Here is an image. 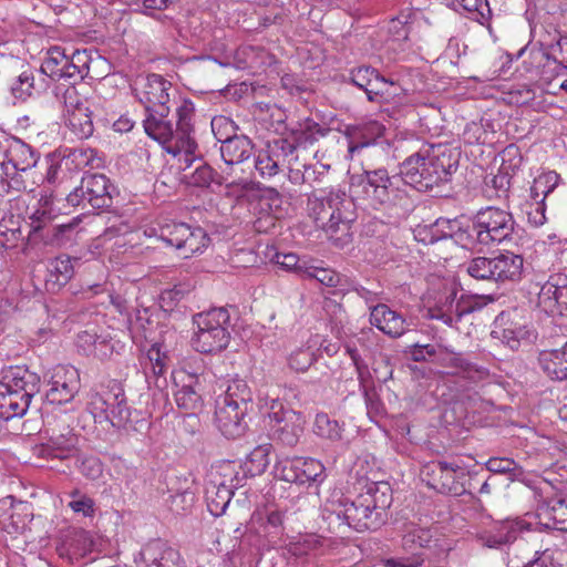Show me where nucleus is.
Wrapping results in <instances>:
<instances>
[{"mask_svg": "<svg viewBox=\"0 0 567 567\" xmlns=\"http://www.w3.org/2000/svg\"><path fill=\"white\" fill-rule=\"evenodd\" d=\"M392 502V488L388 482H371L353 499L342 496L328 499L323 518L333 533H343L346 528L359 533L374 532L386 523Z\"/></svg>", "mask_w": 567, "mask_h": 567, "instance_id": "obj_1", "label": "nucleus"}, {"mask_svg": "<svg viewBox=\"0 0 567 567\" xmlns=\"http://www.w3.org/2000/svg\"><path fill=\"white\" fill-rule=\"evenodd\" d=\"M437 229L442 228V237H455L463 246L481 244L489 246L491 244H504L511 246L520 238L519 228L516 227L513 215L498 207L488 206L476 213L473 224L465 230H462L457 220L437 219L435 225ZM441 236L431 235L429 243L433 244Z\"/></svg>", "mask_w": 567, "mask_h": 567, "instance_id": "obj_2", "label": "nucleus"}, {"mask_svg": "<svg viewBox=\"0 0 567 567\" xmlns=\"http://www.w3.org/2000/svg\"><path fill=\"white\" fill-rule=\"evenodd\" d=\"M460 152L451 148H437L433 155L417 152L403 161L400 166L401 174L409 190L426 192L441 183L449 182L457 171Z\"/></svg>", "mask_w": 567, "mask_h": 567, "instance_id": "obj_3", "label": "nucleus"}, {"mask_svg": "<svg viewBox=\"0 0 567 567\" xmlns=\"http://www.w3.org/2000/svg\"><path fill=\"white\" fill-rule=\"evenodd\" d=\"M194 104L190 101H183L176 110L177 121L168 118L169 106H158L146 111L147 115L143 122L145 133L157 141L166 148L167 145L177 141L181 148L190 151L194 147L193 116Z\"/></svg>", "mask_w": 567, "mask_h": 567, "instance_id": "obj_4", "label": "nucleus"}, {"mask_svg": "<svg viewBox=\"0 0 567 567\" xmlns=\"http://www.w3.org/2000/svg\"><path fill=\"white\" fill-rule=\"evenodd\" d=\"M357 179L355 187L373 208H405L410 205V190L401 172L390 175L383 167L367 168Z\"/></svg>", "mask_w": 567, "mask_h": 567, "instance_id": "obj_5", "label": "nucleus"}, {"mask_svg": "<svg viewBox=\"0 0 567 567\" xmlns=\"http://www.w3.org/2000/svg\"><path fill=\"white\" fill-rule=\"evenodd\" d=\"M41 378L24 367H10L0 378V417L23 416L34 395L40 392Z\"/></svg>", "mask_w": 567, "mask_h": 567, "instance_id": "obj_6", "label": "nucleus"}, {"mask_svg": "<svg viewBox=\"0 0 567 567\" xmlns=\"http://www.w3.org/2000/svg\"><path fill=\"white\" fill-rule=\"evenodd\" d=\"M308 209L316 225L330 234L349 230L357 219L353 199L341 189L313 192L308 198Z\"/></svg>", "mask_w": 567, "mask_h": 567, "instance_id": "obj_7", "label": "nucleus"}, {"mask_svg": "<svg viewBox=\"0 0 567 567\" xmlns=\"http://www.w3.org/2000/svg\"><path fill=\"white\" fill-rule=\"evenodd\" d=\"M112 184L110 179L103 174H86L82 177L79 187L70 192L65 197L64 193L52 192L50 195H43L40 199L44 208L50 210L56 206L58 210L69 207L86 205L94 209L110 208L113 204V196L111 193Z\"/></svg>", "mask_w": 567, "mask_h": 567, "instance_id": "obj_8", "label": "nucleus"}, {"mask_svg": "<svg viewBox=\"0 0 567 567\" xmlns=\"http://www.w3.org/2000/svg\"><path fill=\"white\" fill-rule=\"evenodd\" d=\"M197 330L193 347L200 353L218 352L227 348L230 340V316L226 308H214L194 316Z\"/></svg>", "mask_w": 567, "mask_h": 567, "instance_id": "obj_9", "label": "nucleus"}, {"mask_svg": "<svg viewBox=\"0 0 567 567\" xmlns=\"http://www.w3.org/2000/svg\"><path fill=\"white\" fill-rule=\"evenodd\" d=\"M269 427L275 441L285 446H296L303 433L305 416L292 409H287L279 401L272 400L269 411Z\"/></svg>", "mask_w": 567, "mask_h": 567, "instance_id": "obj_10", "label": "nucleus"}, {"mask_svg": "<svg viewBox=\"0 0 567 567\" xmlns=\"http://www.w3.org/2000/svg\"><path fill=\"white\" fill-rule=\"evenodd\" d=\"M48 382L45 401L53 405L70 403L79 393L81 380L79 370L71 364H56L44 374Z\"/></svg>", "mask_w": 567, "mask_h": 567, "instance_id": "obj_11", "label": "nucleus"}, {"mask_svg": "<svg viewBox=\"0 0 567 567\" xmlns=\"http://www.w3.org/2000/svg\"><path fill=\"white\" fill-rule=\"evenodd\" d=\"M422 475L426 478L427 485L442 494L463 495L466 494L464 470L456 463L446 461H433L424 465Z\"/></svg>", "mask_w": 567, "mask_h": 567, "instance_id": "obj_12", "label": "nucleus"}, {"mask_svg": "<svg viewBox=\"0 0 567 567\" xmlns=\"http://www.w3.org/2000/svg\"><path fill=\"white\" fill-rule=\"evenodd\" d=\"M221 128L236 131L235 123L225 116L212 120V130L218 142L221 143L220 154L227 165L240 164L248 159L252 153V143L246 135L221 134Z\"/></svg>", "mask_w": 567, "mask_h": 567, "instance_id": "obj_13", "label": "nucleus"}, {"mask_svg": "<svg viewBox=\"0 0 567 567\" xmlns=\"http://www.w3.org/2000/svg\"><path fill=\"white\" fill-rule=\"evenodd\" d=\"M44 434V441L33 447L38 457L65 460L76 454L79 439L70 425L58 423L48 426Z\"/></svg>", "mask_w": 567, "mask_h": 567, "instance_id": "obj_14", "label": "nucleus"}, {"mask_svg": "<svg viewBox=\"0 0 567 567\" xmlns=\"http://www.w3.org/2000/svg\"><path fill=\"white\" fill-rule=\"evenodd\" d=\"M491 336L511 350H517L523 341H530L534 332L529 321L517 310L502 311L495 319Z\"/></svg>", "mask_w": 567, "mask_h": 567, "instance_id": "obj_15", "label": "nucleus"}, {"mask_svg": "<svg viewBox=\"0 0 567 567\" xmlns=\"http://www.w3.org/2000/svg\"><path fill=\"white\" fill-rule=\"evenodd\" d=\"M276 471L281 480L303 485L318 481L324 467L315 458L286 457L277 463Z\"/></svg>", "mask_w": 567, "mask_h": 567, "instance_id": "obj_16", "label": "nucleus"}, {"mask_svg": "<svg viewBox=\"0 0 567 567\" xmlns=\"http://www.w3.org/2000/svg\"><path fill=\"white\" fill-rule=\"evenodd\" d=\"M64 118L66 125L80 140L87 138L93 133V122L89 106L81 101L74 87H69L63 94Z\"/></svg>", "mask_w": 567, "mask_h": 567, "instance_id": "obj_17", "label": "nucleus"}, {"mask_svg": "<svg viewBox=\"0 0 567 567\" xmlns=\"http://www.w3.org/2000/svg\"><path fill=\"white\" fill-rule=\"evenodd\" d=\"M538 306L550 316H564L567 312V276L554 274L538 292Z\"/></svg>", "mask_w": 567, "mask_h": 567, "instance_id": "obj_18", "label": "nucleus"}, {"mask_svg": "<svg viewBox=\"0 0 567 567\" xmlns=\"http://www.w3.org/2000/svg\"><path fill=\"white\" fill-rule=\"evenodd\" d=\"M135 95L144 105L145 111L158 106H168L172 83L162 75L150 74L146 78L135 82Z\"/></svg>", "mask_w": 567, "mask_h": 567, "instance_id": "obj_19", "label": "nucleus"}, {"mask_svg": "<svg viewBox=\"0 0 567 567\" xmlns=\"http://www.w3.org/2000/svg\"><path fill=\"white\" fill-rule=\"evenodd\" d=\"M141 567H185L179 553L162 539L148 542L138 553Z\"/></svg>", "mask_w": 567, "mask_h": 567, "instance_id": "obj_20", "label": "nucleus"}, {"mask_svg": "<svg viewBox=\"0 0 567 567\" xmlns=\"http://www.w3.org/2000/svg\"><path fill=\"white\" fill-rule=\"evenodd\" d=\"M250 410L236 404L229 405L218 402L215 421L221 434L227 439L243 436L248 429L246 416Z\"/></svg>", "mask_w": 567, "mask_h": 567, "instance_id": "obj_21", "label": "nucleus"}, {"mask_svg": "<svg viewBox=\"0 0 567 567\" xmlns=\"http://www.w3.org/2000/svg\"><path fill=\"white\" fill-rule=\"evenodd\" d=\"M474 310L470 301L456 300V291L451 289L442 295L433 307L427 309L431 319H437L452 327L461 318Z\"/></svg>", "mask_w": 567, "mask_h": 567, "instance_id": "obj_22", "label": "nucleus"}, {"mask_svg": "<svg viewBox=\"0 0 567 567\" xmlns=\"http://www.w3.org/2000/svg\"><path fill=\"white\" fill-rule=\"evenodd\" d=\"M430 542V534L422 528L411 527L406 529L402 538V546L411 551V556L389 558L385 563L389 567H419L422 565L423 548Z\"/></svg>", "mask_w": 567, "mask_h": 567, "instance_id": "obj_23", "label": "nucleus"}, {"mask_svg": "<svg viewBox=\"0 0 567 567\" xmlns=\"http://www.w3.org/2000/svg\"><path fill=\"white\" fill-rule=\"evenodd\" d=\"M536 517L547 529L567 532V497L542 501L537 506Z\"/></svg>", "mask_w": 567, "mask_h": 567, "instance_id": "obj_24", "label": "nucleus"}, {"mask_svg": "<svg viewBox=\"0 0 567 567\" xmlns=\"http://www.w3.org/2000/svg\"><path fill=\"white\" fill-rule=\"evenodd\" d=\"M384 126L378 121H369L358 125H350L346 128V135L349 140L348 151L352 155L374 142L383 135Z\"/></svg>", "mask_w": 567, "mask_h": 567, "instance_id": "obj_25", "label": "nucleus"}, {"mask_svg": "<svg viewBox=\"0 0 567 567\" xmlns=\"http://www.w3.org/2000/svg\"><path fill=\"white\" fill-rule=\"evenodd\" d=\"M370 322L393 338L402 336L406 329L404 318L384 303H379L371 309Z\"/></svg>", "mask_w": 567, "mask_h": 567, "instance_id": "obj_26", "label": "nucleus"}, {"mask_svg": "<svg viewBox=\"0 0 567 567\" xmlns=\"http://www.w3.org/2000/svg\"><path fill=\"white\" fill-rule=\"evenodd\" d=\"M3 152L8 159L9 171H11L13 177L21 178L20 173L34 167L38 162V155L33 148L20 140L14 141Z\"/></svg>", "mask_w": 567, "mask_h": 567, "instance_id": "obj_27", "label": "nucleus"}, {"mask_svg": "<svg viewBox=\"0 0 567 567\" xmlns=\"http://www.w3.org/2000/svg\"><path fill=\"white\" fill-rule=\"evenodd\" d=\"M538 363L542 371L551 381H566L567 342L560 349L542 351L538 355Z\"/></svg>", "mask_w": 567, "mask_h": 567, "instance_id": "obj_28", "label": "nucleus"}, {"mask_svg": "<svg viewBox=\"0 0 567 567\" xmlns=\"http://www.w3.org/2000/svg\"><path fill=\"white\" fill-rule=\"evenodd\" d=\"M492 258L495 282L517 281L520 279L524 259L519 254L506 250Z\"/></svg>", "mask_w": 567, "mask_h": 567, "instance_id": "obj_29", "label": "nucleus"}, {"mask_svg": "<svg viewBox=\"0 0 567 567\" xmlns=\"http://www.w3.org/2000/svg\"><path fill=\"white\" fill-rule=\"evenodd\" d=\"M74 275V268L70 257H59L50 262L45 277V290L56 292L65 286Z\"/></svg>", "mask_w": 567, "mask_h": 567, "instance_id": "obj_30", "label": "nucleus"}, {"mask_svg": "<svg viewBox=\"0 0 567 567\" xmlns=\"http://www.w3.org/2000/svg\"><path fill=\"white\" fill-rule=\"evenodd\" d=\"M383 75L370 65H360L350 71V81L357 87L363 90L367 94L368 101L372 102L373 93L377 92L382 83Z\"/></svg>", "mask_w": 567, "mask_h": 567, "instance_id": "obj_31", "label": "nucleus"}, {"mask_svg": "<svg viewBox=\"0 0 567 567\" xmlns=\"http://www.w3.org/2000/svg\"><path fill=\"white\" fill-rule=\"evenodd\" d=\"M111 414L110 423L115 427H125L131 421V409L127 405L124 390L120 384H114L110 389Z\"/></svg>", "mask_w": 567, "mask_h": 567, "instance_id": "obj_32", "label": "nucleus"}, {"mask_svg": "<svg viewBox=\"0 0 567 567\" xmlns=\"http://www.w3.org/2000/svg\"><path fill=\"white\" fill-rule=\"evenodd\" d=\"M188 381L184 382L182 388L175 393L177 406L186 412H195L202 404V396L197 391L199 385V374H189Z\"/></svg>", "mask_w": 567, "mask_h": 567, "instance_id": "obj_33", "label": "nucleus"}, {"mask_svg": "<svg viewBox=\"0 0 567 567\" xmlns=\"http://www.w3.org/2000/svg\"><path fill=\"white\" fill-rule=\"evenodd\" d=\"M233 489L224 483L209 484L206 488V502L212 515L221 516L230 503Z\"/></svg>", "mask_w": 567, "mask_h": 567, "instance_id": "obj_34", "label": "nucleus"}, {"mask_svg": "<svg viewBox=\"0 0 567 567\" xmlns=\"http://www.w3.org/2000/svg\"><path fill=\"white\" fill-rule=\"evenodd\" d=\"M220 403L252 409V393L247 382L243 379L231 380Z\"/></svg>", "mask_w": 567, "mask_h": 567, "instance_id": "obj_35", "label": "nucleus"}, {"mask_svg": "<svg viewBox=\"0 0 567 567\" xmlns=\"http://www.w3.org/2000/svg\"><path fill=\"white\" fill-rule=\"evenodd\" d=\"M529 529V524L523 519L506 520L496 535H489L486 538L488 547H497L503 544L514 542L518 535Z\"/></svg>", "mask_w": 567, "mask_h": 567, "instance_id": "obj_36", "label": "nucleus"}, {"mask_svg": "<svg viewBox=\"0 0 567 567\" xmlns=\"http://www.w3.org/2000/svg\"><path fill=\"white\" fill-rule=\"evenodd\" d=\"M198 162L195 169L189 175H185L190 185L207 188L212 184L220 186L226 182L223 174L217 173L210 165L200 159Z\"/></svg>", "mask_w": 567, "mask_h": 567, "instance_id": "obj_37", "label": "nucleus"}, {"mask_svg": "<svg viewBox=\"0 0 567 567\" xmlns=\"http://www.w3.org/2000/svg\"><path fill=\"white\" fill-rule=\"evenodd\" d=\"M449 365L455 368L458 374L477 382L488 378L489 372L486 368L468 361L461 353H454L449 359Z\"/></svg>", "mask_w": 567, "mask_h": 567, "instance_id": "obj_38", "label": "nucleus"}, {"mask_svg": "<svg viewBox=\"0 0 567 567\" xmlns=\"http://www.w3.org/2000/svg\"><path fill=\"white\" fill-rule=\"evenodd\" d=\"M68 63V55L65 54L64 49L61 47H52L47 52V58L42 62L41 72L48 75L53 81L61 80L63 78V73H61L62 68Z\"/></svg>", "mask_w": 567, "mask_h": 567, "instance_id": "obj_39", "label": "nucleus"}, {"mask_svg": "<svg viewBox=\"0 0 567 567\" xmlns=\"http://www.w3.org/2000/svg\"><path fill=\"white\" fill-rule=\"evenodd\" d=\"M188 228L189 225L185 223H165L159 225L157 230L158 233L156 235L166 245L181 250Z\"/></svg>", "mask_w": 567, "mask_h": 567, "instance_id": "obj_40", "label": "nucleus"}, {"mask_svg": "<svg viewBox=\"0 0 567 567\" xmlns=\"http://www.w3.org/2000/svg\"><path fill=\"white\" fill-rule=\"evenodd\" d=\"M329 132V128L320 126L313 120L307 118L303 123L299 124V127L292 131V137L297 144L303 146L317 142L320 137H323Z\"/></svg>", "mask_w": 567, "mask_h": 567, "instance_id": "obj_41", "label": "nucleus"}, {"mask_svg": "<svg viewBox=\"0 0 567 567\" xmlns=\"http://www.w3.org/2000/svg\"><path fill=\"white\" fill-rule=\"evenodd\" d=\"M262 202H267L268 209L272 215L268 216L265 220L262 218H258L255 221V228L258 231L267 230L269 227H275L276 218L281 214V204L282 199L278 190L275 188H269L266 192V196L262 198Z\"/></svg>", "mask_w": 567, "mask_h": 567, "instance_id": "obj_42", "label": "nucleus"}, {"mask_svg": "<svg viewBox=\"0 0 567 567\" xmlns=\"http://www.w3.org/2000/svg\"><path fill=\"white\" fill-rule=\"evenodd\" d=\"M209 238L206 231L200 227L192 228L189 226L187 235L184 238L181 252L184 258L190 257L193 254L199 252L207 246Z\"/></svg>", "mask_w": 567, "mask_h": 567, "instance_id": "obj_43", "label": "nucleus"}, {"mask_svg": "<svg viewBox=\"0 0 567 567\" xmlns=\"http://www.w3.org/2000/svg\"><path fill=\"white\" fill-rule=\"evenodd\" d=\"M110 390L104 393H92L87 402V410L93 415L95 422H110L111 414Z\"/></svg>", "mask_w": 567, "mask_h": 567, "instance_id": "obj_44", "label": "nucleus"}, {"mask_svg": "<svg viewBox=\"0 0 567 567\" xmlns=\"http://www.w3.org/2000/svg\"><path fill=\"white\" fill-rule=\"evenodd\" d=\"M10 189H14L17 192L29 190L22 178L12 176L11 171H9L6 154L0 150V194H8Z\"/></svg>", "mask_w": 567, "mask_h": 567, "instance_id": "obj_45", "label": "nucleus"}, {"mask_svg": "<svg viewBox=\"0 0 567 567\" xmlns=\"http://www.w3.org/2000/svg\"><path fill=\"white\" fill-rule=\"evenodd\" d=\"M384 85L379 86L377 92L373 93V103H400L402 97L405 95V90L396 82L382 78Z\"/></svg>", "mask_w": 567, "mask_h": 567, "instance_id": "obj_46", "label": "nucleus"}, {"mask_svg": "<svg viewBox=\"0 0 567 567\" xmlns=\"http://www.w3.org/2000/svg\"><path fill=\"white\" fill-rule=\"evenodd\" d=\"M313 432L330 441H339L342 436V429L338 421L332 420L326 413H319L316 416Z\"/></svg>", "mask_w": 567, "mask_h": 567, "instance_id": "obj_47", "label": "nucleus"}, {"mask_svg": "<svg viewBox=\"0 0 567 567\" xmlns=\"http://www.w3.org/2000/svg\"><path fill=\"white\" fill-rule=\"evenodd\" d=\"M280 165L281 161L269 145L266 150L259 151L255 159V167L262 177H272L278 174Z\"/></svg>", "mask_w": 567, "mask_h": 567, "instance_id": "obj_48", "label": "nucleus"}, {"mask_svg": "<svg viewBox=\"0 0 567 567\" xmlns=\"http://www.w3.org/2000/svg\"><path fill=\"white\" fill-rule=\"evenodd\" d=\"M132 332L138 333L145 340L154 339V330L157 322L153 319L147 308L136 311L135 318L130 320Z\"/></svg>", "mask_w": 567, "mask_h": 567, "instance_id": "obj_49", "label": "nucleus"}, {"mask_svg": "<svg viewBox=\"0 0 567 567\" xmlns=\"http://www.w3.org/2000/svg\"><path fill=\"white\" fill-rule=\"evenodd\" d=\"M466 271L474 279L495 282L494 264L492 257L473 258L467 264Z\"/></svg>", "mask_w": 567, "mask_h": 567, "instance_id": "obj_50", "label": "nucleus"}, {"mask_svg": "<svg viewBox=\"0 0 567 567\" xmlns=\"http://www.w3.org/2000/svg\"><path fill=\"white\" fill-rule=\"evenodd\" d=\"M462 8L470 14V18L482 25L486 24L492 17L487 0H457Z\"/></svg>", "mask_w": 567, "mask_h": 567, "instance_id": "obj_51", "label": "nucleus"}, {"mask_svg": "<svg viewBox=\"0 0 567 567\" xmlns=\"http://www.w3.org/2000/svg\"><path fill=\"white\" fill-rule=\"evenodd\" d=\"M485 467L492 473L509 474L513 477H517L523 474L522 467L513 458L508 457H491L485 463Z\"/></svg>", "mask_w": 567, "mask_h": 567, "instance_id": "obj_52", "label": "nucleus"}, {"mask_svg": "<svg viewBox=\"0 0 567 567\" xmlns=\"http://www.w3.org/2000/svg\"><path fill=\"white\" fill-rule=\"evenodd\" d=\"M303 274L307 278L316 279L326 287H337L340 282L339 274L328 268L308 267Z\"/></svg>", "mask_w": 567, "mask_h": 567, "instance_id": "obj_53", "label": "nucleus"}, {"mask_svg": "<svg viewBox=\"0 0 567 567\" xmlns=\"http://www.w3.org/2000/svg\"><path fill=\"white\" fill-rule=\"evenodd\" d=\"M315 360V352L310 348H300L290 354L289 367L297 372H305Z\"/></svg>", "mask_w": 567, "mask_h": 567, "instance_id": "obj_54", "label": "nucleus"}, {"mask_svg": "<svg viewBox=\"0 0 567 567\" xmlns=\"http://www.w3.org/2000/svg\"><path fill=\"white\" fill-rule=\"evenodd\" d=\"M33 74L31 72H22L11 85V93L16 99L25 100L31 96L33 90Z\"/></svg>", "mask_w": 567, "mask_h": 567, "instance_id": "obj_55", "label": "nucleus"}, {"mask_svg": "<svg viewBox=\"0 0 567 567\" xmlns=\"http://www.w3.org/2000/svg\"><path fill=\"white\" fill-rule=\"evenodd\" d=\"M269 446L259 445L248 455L247 464L250 463V471L262 473L269 465Z\"/></svg>", "mask_w": 567, "mask_h": 567, "instance_id": "obj_56", "label": "nucleus"}, {"mask_svg": "<svg viewBox=\"0 0 567 567\" xmlns=\"http://www.w3.org/2000/svg\"><path fill=\"white\" fill-rule=\"evenodd\" d=\"M195 502V494L189 489H184L171 495L169 508L172 512L181 514L187 512Z\"/></svg>", "mask_w": 567, "mask_h": 567, "instance_id": "obj_57", "label": "nucleus"}, {"mask_svg": "<svg viewBox=\"0 0 567 567\" xmlns=\"http://www.w3.org/2000/svg\"><path fill=\"white\" fill-rule=\"evenodd\" d=\"M559 176L554 172H548L545 174L539 175L534 179L535 183V189L539 190L542 194H544L546 197L549 193H551L557 183H558Z\"/></svg>", "mask_w": 567, "mask_h": 567, "instance_id": "obj_58", "label": "nucleus"}, {"mask_svg": "<svg viewBox=\"0 0 567 567\" xmlns=\"http://www.w3.org/2000/svg\"><path fill=\"white\" fill-rule=\"evenodd\" d=\"M561 48H563L561 39H558L555 44L549 45V51L538 53V55H542L543 58L547 59V63L544 65V68L550 66V64H554V70L567 69V59L566 60L558 59V56L556 55V51L558 49L561 50Z\"/></svg>", "mask_w": 567, "mask_h": 567, "instance_id": "obj_59", "label": "nucleus"}, {"mask_svg": "<svg viewBox=\"0 0 567 567\" xmlns=\"http://www.w3.org/2000/svg\"><path fill=\"white\" fill-rule=\"evenodd\" d=\"M78 346L83 348L84 351H96L97 347H107L105 340H100L95 333L82 331L78 334Z\"/></svg>", "mask_w": 567, "mask_h": 567, "instance_id": "obj_60", "label": "nucleus"}, {"mask_svg": "<svg viewBox=\"0 0 567 567\" xmlns=\"http://www.w3.org/2000/svg\"><path fill=\"white\" fill-rule=\"evenodd\" d=\"M464 137L470 144H484L486 142V131L481 123L472 122L467 124Z\"/></svg>", "mask_w": 567, "mask_h": 567, "instance_id": "obj_61", "label": "nucleus"}, {"mask_svg": "<svg viewBox=\"0 0 567 567\" xmlns=\"http://www.w3.org/2000/svg\"><path fill=\"white\" fill-rule=\"evenodd\" d=\"M300 146L297 142L289 141L288 138H279L274 141L272 144H269V147L274 151L275 154L279 157V159L286 158L293 154L297 147Z\"/></svg>", "mask_w": 567, "mask_h": 567, "instance_id": "obj_62", "label": "nucleus"}, {"mask_svg": "<svg viewBox=\"0 0 567 567\" xmlns=\"http://www.w3.org/2000/svg\"><path fill=\"white\" fill-rule=\"evenodd\" d=\"M347 352L355 367L359 381L364 382L365 378L369 375L368 364L361 358L359 351L355 348L348 347Z\"/></svg>", "mask_w": 567, "mask_h": 567, "instance_id": "obj_63", "label": "nucleus"}, {"mask_svg": "<svg viewBox=\"0 0 567 567\" xmlns=\"http://www.w3.org/2000/svg\"><path fill=\"white\" fill-rule=\"evenodd\" d=\"M81 473L91 480H95L102 474V464L97 458H85L81 466Z\"/></svg>", "mask_w": 567, "mask_h": 567, "instance_id": "obj_64", "label": "nucleus"}]
</instances>
